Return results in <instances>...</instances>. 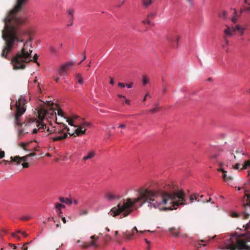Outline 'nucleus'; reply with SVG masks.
<instances>
[{
  "mask_svg": "<svg viewBox=\"0 0 250 250\" xmlns=\"http://www.w3.org/2000/svg\"><path fill=\"white\" fill-rule=\"evenodd\" d=\"M31 42V39H29L24 42L21 51L18 52L12 59L11 63L14 69H23L25 68V64L31 61L37 62L38 65H39V63L37 62L38 57L37 54L34 56L33 59H32V50L31 49L32 48Z\"/></svg>",
  "mask_w": 250,
  "mask_h": 250,
  "instance_id": "nucleus-5",
  "label": "nucleus"
},
{
  "mask_svg": "<svg viewBox=\"0 0 250 250\" xmlns=\"http://www.w3.org/2000/svg\"><path fill=\"white\" fill-rule=\"evenodd\" d=\"M26 100L22 96H21L18 101L16 102V111L15 114V123L16 125L20 126L22 125V123L20 121V118L26 110Z\"/></svg>",
  "mask_w": 250,
  "mask_h": 250,
  "instance_id": "nucleus-9",
  "label": "nucleus"
},
{
  "mask_svg": "<svg viewBox=\"0 0 250 250\" xmlns=\"http://www.w3.org/2000/svg\"><path fill=\"white\" fill-rule=\"evenodd\" d=\"M12 237H13L16 238L17 237V236H18L17 235V233H16V232H13L12 234Z\"/></svg>",
  "mask_w": 250,
  "mask_h": 250,
  "instance_id": "nucleus-56",
  "label": "nucleus"
},
{
  "mask_svg": "<svg viewBox=\"0 0 250 250\" xmlns=\"http://www.w3.org/2000/svg\"><path fill=\"white\" fill-rule=\"evenodd\" d=\"M245 195L243 199L244 210L241 214L236 212H232L231 216L233 218H238L242 216L244 219H247L250 215V189L244 187Z\"/></svg>",
  "mask_w": 250,
  "mask_h": 250,
  "instance_id": "nucleus-8",
  "label": "nucleus"
},
{
  "mask_svg": "<svg viewBox=\"0 0 250 250\" xmlns=\"http://www.w3.org/2000/svg\"><path fill=\"white\" fill-rule=\"evenodd\" d=\"M138 197L133 200L124 199L117 207L113 208L108 214L115 217L123 212L121 218L126 217L132 211L133 206L138 202H140L141 205L146 203L149 208H158L160 210H171L173 208H176L175 206L186 204L185 193L182 190L169 192L142 188L138 190Z\"/></svg>",
  "mask_w": 250,
  "mask_h": 250,
  "instance_id": "nucleus-1",
  "label": "nucleus"
},
{
  "mask_svg": "<svg viewBox=\"0 0 250 250\" xmlns=\"http://www.w3.org/2000/svg\"><path fill=\"white\" fill-rule=\"evenodd\" d=\"M57 111H58L57 114H58V116H61L62 117H64V113L61 109H60V108L58 109L57 110Z\"/></svg>",
  "mask_w": 250,
  "mask_h": 250,
  "instance_id": "nucleus-39",
  "label": "nucleus"
},
{
  "mask_svg": "<svg viewBox=\"0 0 250 250\" xmlns=\"http://www.w3.org/2000/svg\"><path fill=\"white\" fill-rule=\"evenodd\" d=\"M149 82V79L146 76L143 77V83L144 84H146Z\"/></svg>",
  "mask_w": 250,
  "mask_h": 250,
  "instance_id": "nucleus-40",
  "label": "nucleus"
},
{
  "mask_svg": "<svg viewBox=\"0 0 250 250\" xmlns=\"http://www.w3.org/2000/svg\"><path fill=\"white\" fill-rule=\"evenodd\" d=\"M31 218H32V217L30 216H25L22 217L21 218V219L23 220L27 221V220L31 219Z\"/></svg>",
  "mask_w": 250,
  "mask_h": 250,
  "instance_id": "nucleus-42",
  "label": "nucleus"
},
{
  "mask_svg": "<svg viewBox=\"0 0 250 250\" xmlns=\"http://www.w3.org/2000/svg\"><path fill=\"white\" fill-rule=\"evenodd\" d=\"M36 155V153L34 152L30 153V154L27 155V156L28 157H31V156H35Z\"/></svg>",
  "mask_w": 250,
  "mask_h": 250,
  "instance_id": "nucleus-50",
  "label": "nucleus"
},
{
  "mask_svg": "<svg viewBox=\"0 0 250 250\" xmlns=\"http://www.w3.org/2000/svg\"><path fill=\"white\" fill-rule=\"evenodd\" d=\"M234 16L232 17L231 21L233 23H236V22L239 18V16L237 15V12L236 10L234 11Z\"/></svg>",
  "mask_w": 250,
  "mask_h": 250,
  "instance_id": "nucleus-30",
  "label": "nucleus"
},
{
  "mask_svg": "<svg viewBox=\"0 0 250 250\" xmlns=\"http://www.w3.org/2000/svg\"><path fill=\"white\" fill-rule=\"evenodd\" d=\"M132 85H133V83H130L129 84H126V86H127V87L128 88H131L132 87Z\"/></svg>",
  "mask_w": 250,
  "mask_h": 250,
  "instance_id": "nucleus-62",
  "label": "nucleus"
},
{
  "mask_svg": "<svg viewBox=\"0 0 250 250\" xmlns=\"http://www.w3.org/2000/svg\"><path fill=\"white\" fill-rule=\"evenodd\" d=\"M110 83L113 85L114 83V80L112 78H110Z\"/></svg>",
  "mask_w": 250,
  "mask_h": 250,
  "instance_id": "nucleus-58",
  "label": "nucleus"
},
{
  "mask_svg": "<svg viewBox=\"0 0 250 250\" xmlns=\"http://www.w3.org/2000/svg\"><path fill=\"white\" fill-rule=\"evenodd\" d=\"M230 29H232V31L233 34L235 35V32L237 30V29H236V25L235 26V27H230Z\"/></svg>",
  "mask_w": 250,
  "mask_h": 250,
  "instance_id": "nucleus-47",
  "label": "nucleus"
},
{
  "mask_svg": "<svg viewBox=\"0 0 250 250\" xmlns=\"http://www.w3.org/2000/svg\"><path fill=\"white\" fill-rule=\"evenodd\" d=\"M85 59H86L85 52H84L83 54V58L82 61L83 62L84 60H85Z\"/></svg>",
  "mask_w": 250,
  "mask_h": 250,
  "instance_id": "nucleus-60",
  "label": "nucleus"
},
{
  "mask_svg": "<svg viewBox=\"0 0 250 250\" xmlns=\"http://www.w3.org/2000/svg\"><path fill=\"white\" fill-rule=\"evenodd\" d=\"M28 0H16V3L13 9L9 12L4 19V28L2 31V37L5 41V45L1 56L7 58V54L18 42H23V37L29 36L31 31L28 29L21 28L20 26L26 21L19 16L18 13L21 11Z\"/></svg>",
  "mask_w": 250,
  "mask_h": 250,
  "instance_id": "nucleus-2",
  "label": "nucleus"
},
{
  "mask_svg": "<svg viewBox=\"0 0 250 250\" xmlns=\"http://www.w3.org/2000/svg\"><path fill=\"white\" fill-rule=\"evenodd\" d=\"M125 84L124 83H118V86H120L121 87H124L125 86Z\"/></svg>",
  "mask_w": 250,
  "mask_h": 250,
  "instance_id": "nucleus-49",
  "label": "nucleus"
},
{
  "mask_svg": "<svg viewBox=\"0 0 250 250\" xmlns=\"http://www.w3.org/2000/svg\"><path fill=\"white\" fill-rule=\"evenodd\" d=\"M246 232L238 234L235 232L232 234L226 243V247L229 250H250V223L243 225Z\"/></svg>",
  "mask_w": 250,
  "mask_h": 250,
  "instance_id": "nucleus-4",
  "label": "nucleus"
},
{
  "mask_svg": "<svg viewBox=\"0 0 250 250\" xmlns=\"http://www.w3.org/2000/svg\"><path fill=\"white\" fill-rule=\"evenodd\" d=\"M9 245L10 246L13 247L14 249H16L17 248L16 246L14 244H9Z\"/></svg>",
  "mask_w": 250,
  "mask_h": 250,
  "instance_id": "nucleus-64",
  "label": "nucleus"
},
{
  "mask_svg": "<svg viewBox=\"0 0 250 250\" xmlns=\"http://www.w3.org/2000/svg\"><path fill=\"white\" fill-rule=\"evenodd\" d=\"M63 125H65L66 126V128L67 129L66 131V134L67 135V134H69L70 136H80L83 134H84L85 132V129H83V127L81 125H74V126L76 127L75 131L73 133H71L69 132V128L68 127V126L65 124H62L61 125H57L55 126H53V127H62ZM67 137V136L64 139H65Z\"/></svg>",
  "mask_w": 250,
  "mask_h": 250,
  "instance_id": "nucleus-11",
  "label": "nucleus"
},
{
  "mask_svg": "<svg viewBox=\"0 0 250 250\" xmlns=\"http://www.w3.org/2000/svg\"><path fill=\"white\" fill-rule=\"evenodd\" d=\"M236 29L237 31H239L240 33V36H242L244 33V30L246 29L245 27H242L240 26L239 24L236 25Z\"/></svg>",
  "mask_w": 250,
  "mask_h": 250,
  "instance_id": "nucleus-27",
  "label": "nucleus"
},
{
  "mask_svg": "<svg viewBox=\"0 0 250 250\" xmlns=\"http://www.w3.org/2000/svg\"><path fill=\"white\" fill-rule=\"evenodd\" d=\"M242 159L243 160V164L241 168V170L250 168V156L249 158L244 157Z\"/></svg>",
  "mask_w": 250,
  "mask_h": 250,
  "instance_id": "nucleus-16",
  "label": "nucleus"
},
{
  "mask_svg": "<svg viewBox=\"0 0 250 250\" xmlns=\"http://www.w3.org/2000/svg\"><path fill=\"white\" fill-rule=\"evenodd\" d=\"M180 228L179 227L177 229L175 228H171L169 229V231L170 233L175 237H177L179 234V230Z\"/></svg>",
  "mask_w": 250,
  "mask_h": 250,
  "instance_id": "nucleus-19",
  "label": "nucleus"
},
{
  "mask_svg": "<svg viewBox=\"0 0 250 250\" xmlns=\"http://www.w3.org/2000/svg\"><path fill=\"white\" fill-rule=\"evenodd\" d=\"M134 232L131 231L126 230L125 232L123 233V235L125 236L126 240H131L134 235Z\"/></svg>",
  "mask_w": 250,
  "mask_h": 250,
  "instance_id": "nucleus-21",
  "label": "nucleus"
},
{
  "mask_svg": "<svg viewBox=\"0 0 250 250\" xmlns=\"http://www.w3.org/2000/svg\"><path fill=\"white\" fill-rule=\"evenodd\" d=\"M143 6L145 8L150 6L153 3V0H141Z\"/></svg>",
  "mask_w": 250,
  "mask_h": 250,
  "instance_id": "nucleus-24",
  "label": "nucleus"
},
{
  "mask_svg": "<svg viewBox=\"0 0 250 250\" xmlns=\"http://www.w3.org/2000/svg\"><path fill=\"white\" fill-rule=\"evenodd\" d=\"M95 155L96 153L95 151L90 150L87 153V154L85 156L83 157V160L85 161L88 160H90L94 158L95 156Z\"/></svg>",
  "mask_w": 250,
  "mask_h": 250,
  "instance_id": "nucleus-17",
  "label": "nucleus"
},
{
  "mask_svg": "<svg viewBox=\"0 0 250 250\" xmlns=\"http://www.w3.org/2000/svg\"><path fill=\"white\" fill-rule=\"evenodd\" d=\"M227 12L223 11L220 14L219 16L223 19H226L227 17Z\"/></svg>",
  "mask_w": 250,
  "mask_h": 250,
  "instance_id": "nucleus-38",
  "label": "nucleus"
},
{
  "mask_svg": "<svg viewBox=\"0 0 250 250\" xmlns=\"http://www.w3.org/2000/svg\"><path fill=\"white\" fill-rule=\"evenodd\" d=\"M236 157L233 153L229 154V156L227 157V159L224 162H222L220 158V156L218 154H213L210 156V159L212 160L213 162L220 166V168L218 169L219 171H221L223 173V178L225 182H228L232 180L233 177L230 176H228L227 171L225 170L223 168V166L226 165L227 167H230L231 169H240V162L234 164L233 160L236 159Z\"/></svg>",
  "mask_w": 250,
  "mask_h": 250,
  "instance_id": "nucleus-6",
  "label": "nucleus"
},
{
  "mask_svg": "<svg viewBox=\"0 0 250 250\" xmlns=\"http://www.w3.org/2000/svg\"><path fill=\"white\" fill-rule=\"evenodd\" d=\"M29 143H21L19 144V146L22 148L24 150H27V147L28 146Z\"/></svg>",
  "mask_w": 250,
  "mask_h": 250,
  "instance_id": "nucleus-31",
  "label": "nucleus"
},
{
  "mask_svg": "<svg viewBox=\"0 0 250 250\" xmlns=\"http://www.w3.org/2000/svg\"><path fill=\"white\" fill-rule=\"evenodd\" d=\"M157 13L156 11H150L147 15V18L150 20L153 19L157 16Z\"/></svg>",
  "mask_w": 250,
  "mask_h": 250,
  "instance_id": "nucleus-25",
  "label": "nucleus"
},
{
  "mask_svg": "<svg viewBox=\"0 0 250 250\" xmlns=\"http://www.w3.org/2000/svg\"><path fill=\"white\" fill-rule=\"evenodd\" d=\"M64 118L66 119V121L68 122L69 125L71 126L74 125V123L78 124L77 120L79 119V117L76 115H72L70 118Z\"/></svg>",
  "mask_w": 250,
  "mask_h": 250,
  "instance_id": "nucleus-15",
  "label": "nucleus"
},
{
  "mask_svg": "<svg viewBox=\"0 0 250 250\" xmlns=\"http://www.w3.org/2000/svg\"><path fill=\"white\" fill-rule=\"evenodd\" d=\"M105 198L108 201H113L116 198H119L118 196L110 192H107L105 194Z\"/></svg>",
  "mask_w": 250,
  "mask_h": 250,
  "instance_id": "nucleus-18",
  "label": "nucleus"
},
{
  "mask_svg": "<svg viewBox=\"0 0 250 250\" xmlns=\"http://www.w3.org/2000/svg\"><path fill=\"white\" fill-rule=\"evenodd\" d=\"M21 234L24 237H27L28 236V234L24 231H22Z\"/></svg>",
  "mask_w": 250,
  "mask_h": 250,
  "instance_id": "nucleus-61",
  "label": "nucleus"
},
{
  "mask_svg": "<svg viewBox=\"0 0 250 250\" xmlns=\"http://www.w3.org/2000/svg\"><path fill=\"white\" fill-rule=\"evenodd\" d=\"M160 107L158 106V104L156 105V107L155 108H152L150 109L149 111L152 113H155L157 112H158L159 110Z\"/></svg>",
  "mask_w": 250,
  "mask_h": 250,
  "instance_id": "nucleus-35",
  "label": "nucleus"
},
{
  "mask_svg": "<svg viewBox=\"0 0 250 250\" xmlns=\"http://www.w3.org/2000/svg\"><path fill=\"white\" fill-rule=\"evenodd\" d=\"M28 158H29L27 156V155L23 156V157H20L19 156H16L14 157H11L10 159L11 161L8 162V161L6 160H3L1 162H0V164H2L3 162H4L5 164L7 163L11 164L13 162L16 163V165H20L21 162H23V163L22 164V166L23 168H28L29 167V163L26 162L27 161Z\"/></svg>",
  "mask_w": 250,
  "mask_h": 250,
  "instance_id": "nucleus-10",
  "label": "nucleus"
},
{
  "mask_svg": "<svg viewBox=\"0 0 250 250\" xmlns=\"http://www.w3.org/2000/svg\"><path fill=\"white\" fill-rule=\"evenodd\" d=\"M125 103L127 104H129L130 103V101L129 100L126 99L125 98Z\"/></svg>",
  "mask_w": 250,
  "mask_h": 250,
  "instance_id": "nucleus-57",
  "label": "nucleus"
},
{
  "mask_svg": "<svg viewBox=\"0 0 250 250\" xmlns=\"http://www.w3.org/2000/svg\"><path fill=\"white\" fill-rule=\"evenodd\" d=\"M28 245V243H24L23 246L21 247L22 250H28V247L27 246Z\"/></svg>",
  "mask_w": 250,
  "mask_h": 250,
  "instance_id": "nucleus-43",
  "label": "nucleus"
},
{
  "mask_svg": "<svg viewBox=\"0 0 250 250\" xmlns=\"http://www.w3.org/2000/svg\"><path fill=\"white\" fill-rule=\"evenodd\" d=\"M49 49L52 53L55 54L57 52V50L53 46H50Z\"/></svg>",
  "mask_w": 250,
  "mask_h": 250,
  "instance_id": "nucleus-41",
  "label": "nucleus"
},
{
  "mask_svg": "<svg viewBox=\"0 0 250 250\" xmlns=\"http://www.w3.org/2000/svg\"><path fill=\"white\" fill-rule=\"evenodd\" d=\"M224 33L225 34L226 37H231L234 35L233 34L232 29H230V27L228 25H226V28L224 30Z\"/></svg>",
  "mask_w": 250,
  "mask_h": 250,
  "instance_id": "nucleus-20",
  "label": "nucleus"
},
{
  "mask_svg": "<svg viewBox=\"0 0 250 250\" xmlns=\"http://www.w3.org/2000/svg\"><path fill=\"white\" fill-rule=\"evenodd\" d=\"M198 195L197 194H193L190 196V200L191 202H193L194 200H197L199 201V200L197 199V197Z\"/></svg>",
  "mask_w": 250,
  "mask_h": 250,
  "instance_id": "nucleus-32",
  "label": "nucleus"
},
{
  "mask_svg": "<svg viewBox=\"0 0 250 250\" xmlns=\"http://www.w3.org/2000/svg\"><path fill=\"white\" fill-rule=\"evenodd\" d=\"M59 200L61 202L65 203L68 205H70L72 203V201L71 199L67 198L60 197L59 198Z\"/></svg>",
  "mask_w": 250,
  "mask_h": 250,
  "instance_id": "nucleus-23",
  "label": "nucleus"
},
{
  "mask_svg": "<svg viewBox=\"0 0 250 250\" xmlns=\"http://www.w3.org/2000/svg\"><path fill=\"white\" fill-rule=\"evenodd\" d=\"M142 23L144 24H147L148 25H149L150 26H154L155 24L154 22H152L150 21V19L147 18L146 20H144L142 21Z\"/></svg>",
  "mask_w": 250,
  "mask_h": 250,
  "instance_id": "nucleus-29",
  "label": "nucleus"
},
{
  "mask_svg": "<svg viewBox=\"0 0 250 250\" xmlns=\"http://www.w3.org/2000/svg\"><path fill=\"white\" fill-rule=\"evenodd\" d=\"M166 91H167L166 88V87H163V89H162V93L163 94H164L166 92Z\"/></svg>",
  "mask_w": 250,
  "mask_h": 250,
  "instance_id": "nucleus-63",
  "label": "nucleus"
},
{
  "mask_svg": "<svg viewBox=\"0 0 250 250\" xmlns=\"http://www.w3.org/2000/svg\"><path fill=\"white\" fill-rule=\"evenodd\" d=\"M235 153L236 154H241L242 155V156L244 157H244H246L247 158H250V155L248 153H246L243 150H236L235 151Z\"/></svg>",
  "mask_w": 250,
  "mask_h": 250,
  "instance_id": "nucleus-26",
  "label": "nucleus"
},
{
  "mask_svg": "<svg viewBox=\"0 0 250 250\" xmlns=\"http://www.w3.org/2000/svg\"><path fill=\"white\" fill-rule=\"evenodd\" d=\"M244 11L246 12L250 11V6H246L244 8Z\"/></svg>",
  "mask_w": 250,
  "mask_h": 250,
  "instance_id": "nucleus-48",
  "label": "nucleus"
},
{
  "mask_svg": "<svg viewBox=\"0 0 250 250\" xmlns=\"http://www.w3.org/2000/svg\"><path fill=\"white\" fill-rule=\"evenodd\" d=\"M118 234H119V232L118 231H115L114 232V235L116 237L115 238V241L118 243H121V241L120 239L119 238V237H118Z\"/></svg>",
  "mask_w": 250,
  "mask_h": 250,
  "instance_id": "nucleus-33",
  "label": "nucleus"
},
{
  "mask_svg": "<svg viewBox=\"0 0 250 250\" xmlns=\"http://www.w3.org/2000/svg\"><path fill=\"white\" fill-rule=\"evenodd\" d=\"M36 125L37 128L32 129V133L36 134L38 131L40 132H44L46 133V136L50 140V142L62 141L64 140L67 135L66 126L63 125L62 127H53V126H47L42 122L33 121L32 122L27 123L23 128L18 129V137L19 139L21 138L25 134L28 133L29 128H31Z\"/></svg>",
  "mask_w": 250,
  "mask_h": 250,
  "instance_id": "nucleus-3",
  "label": "nucleus"
},
{
  "mask_svg": "<svg viewBox=\"0 0 250 250\" xmlns=\"http://www.w3.org/2000/svg\"><path fill=\"white\" fill-rule=\"evenodd\" d=\"M5 156V152L4 151H0V159L3 158Z\"/></svg>",
  "mask_w": 250,
  "mask_h": 250,
  "instance_id": "nucleus-46",
  "label": "nucleus"
},
{
  "mask_svg": "<svg viewBox=\"0 0 250 250\" xmlns=\"http://www.w3.org/2000/svg\"><path fill=\"white\" fill-rule=\"evenodd\" d=\"M202 245L204 246H205L206 245V244H203V245H202L200 243H198L197 245H196V247L198 248H200Z\"/></svg>",
  "mask_w": 250,
  "mask_h": 250,
  "instance_id": "nucleus-52",
  "label": "nucleus"
},
{
  "mask_svg": "<svg viewBox=\"0 0 250 250\" xmlns=\"http://www.w3.org/2000/svg\"><path fill=\"white\" fill-rule=\"evenodd\" d=\"M55 207L57 208V209L60 211V214H61L62 213V212L61 211V208H64L65 206L62 204H61L60 203H57L56 204ZM59 215L60 216V215Z\"/></svg>",
  "mask_w": 250,
  "mask_h": 250,
  "instance_id": "nucleus-28",
  "label": "nucleus"
},
{
  "mask_svg": "<svg viewBox=\"0 0 250 250\" xmlns=\"http://www.w3.org/2000/svg\"><path fill=\"white\" fill-rule=\"evenodd\" d=\"M62 222H63V223L65 224L66 223V220L64 217H62Z\"/></svg>",
  "mask_w": 250,
  "mask_h": 250,
  "instance_id": "nucleus-59",
  "label": "nucleus"
},
{
  "mask_svg": "<svg viewBox=\"0 0 250 250\" xmlns=\"http://www.w3.org/2000/svg\"><path fill=\"white\" fill-rule=\"evenodd\" d=\"M209 241V239H203L199 241L200 242L206 243Z\"/></svg>",
  "mask_w": 250,
  "mask_h": 250,
  "instance_id": "nucleus-53",
  "label": "nucleus"
},
{
  "mask_svg": "<svg viewBox=\"0 0 250 250\" xmlns=\"http://www.w3.org/2000/svg\"><path fill=\"white\" fill-rule=\"evenodd\" d=\"M224 39V41L225 42V44H223L222 45V47L224 48H226L227 45H228L229 43V41L227 39V38L226 37V36H224L223 37Z\"/></svg>",
  "mask_w": 250,
  "mask_h": 250,
  "instance_id": "nucleus-37",
  "label": "nucleus"
},
{
  "mask_svg": "<svg viewBox=\"0 0 250 250\" xmlns=\"http://www.w3.org/2000/svg\"><path fill=\"white\" fill-rule=\"evenodd\" d=\"M75 78L77 83L80 84H83V78L82 75L80 73H77L75 75Z\"/></svg>",
  "mask_w": 250,
  "mask_h": 250,
  "instance_id": "nucleus-22",
  "label": "nucleus"
},
{
  "mask_svg": "<svg viewBox=\"0 0 250 250\" xmlns=\"http://www.w3.org/2000/svg\"><path fill=\"white\" fill-rule=\"evenodd\" d=\"M54 104L50 101H46L41 105L37 109L39 118L42 120L45 118H55L56 123L61 125L62 123H59L56 117V109L53 107Z\"/></svg>",
  "mask_w": 250,
  "mask_h": 250,
  "instance_id": "nucleus-7",
  "label": "nucleus"
},
{
  "mask_svg": "<svg viewBox=\"0 0 250 250\" xmlns=\"http://www.w3.org/2000/svg\"><path fill=\"white\" fill-rule=\"evenodd\" d=\"M74 62H68L62 65L60 68L58 70L59 75L61 76H62L67 74V70L68 67L70 66H72L74 64Z\"/></svg>",
  "mask_w": 250,
  "mask_h": 250,
  "instance_id": "nucleus-14",
  "label": "nucleus"
},
{
  "mask_svg": "<svg viewBox=\"0 0 250 250\" xmlns=\"http://www.w3.org/2000/svg\"><path fill=\"white\" fill-rule=\"evenodd\" d=\"M136 231V232L137 233H143L145 231H139L138 230L137 228L136 227H134V228L131 230L132 232H134V231Z\"/></svg>",
  "mask_w": 250,
  "mask_h": 250,
  "instance_id": "nucleus-44",
  "label": "nucleus"
},
{
  "mask_svg": "<svg viewBox=\"0 0 250 250\" xmlns=\"http://www.w3.org/2000/svg\"><path fill=\"white\" fill-rule=\"evenodd\" d=\"M74 13V11L73 9H70L68 10V13L70 16H73Z\"/></svg>",
  "mask_w": 250,
  "mask_h": 250,
  "instance_id": "nucleus-45",
  "label": "nucleus"
},
{
  "mask_svg": "<svg viewBox=\"0 0 250 250\" xmlns=\"http://www.w3.org/2000/svg\"><path fill=\"white\" fill-rule=\"evenodd\" d=\"M148 95H149V94L148 93H147L143 99V102L146 101V97H147Z\"/></svg>",
  "mask_w": 250,
  "mask_h": 250,
  "instance_id": "nucleus-55",
  "label": "nucleus"
},
{
  "mask_svg": "<svg viewBox=\"0 0 250 250\" xmlns=\"http://www.w3.org/2000/svg\"><path fill=\"white\" fill-rule=\"evenodd\" d=\"M88 213V211L86 209H81L80 210L79 212V215L80 216H83L87 215Z\"/></svg>",
  "mask_w": 250,
  "mask_h": 250,
  "instance_id": "nucleus-34",
  "label": "nucleus"
},
{
  "mask_svg": "<svg viewBox=\"0 0 250 250\" xmlns=\"http://www.w3.org/2000/svg\"><path fill=\"white\" fill-rule=\"evenodd\" d=\"M69 19V21H73V19H74V16H69L68 17Z\"/></svg>",
  "mask_w": 250,
  "mask_h": 250,
  "instance_id": "nucleus-54",
  "label": "nucleus"
},
{
  "mask_svg": "<svg viewBox=\"0 0 250 250\" xmlns=\"http://www.w3.org/2000/svg\"><path fill=\"white\" fill-rule=\"evenodd\" d=\"M81 125L83 127V129H85L86 127H88L90 126L91 124L89 123L84 122L81 124Z\"/></svg>",
  "mask_w": 250,
  "mask_h": 250,
  "instance_id": "nucleus-36",
  "label": "nucleus"
},
{
  "mask_svg": "<svg viewBox=\"0 0 250 250\" xmlns=\"http://www.w3.org/2000/svg\"><path fill=\"white\" fill-rule=\"evenodd\" d=\"M99 239V236L93 235L90 237V240L89 241L83 242L81 247L83 249H87L89 247L98 248L99 247L98 244Z\"/></svg>",
  "mask_w": 250,
  "mask_h": 250,
  "instance_id": "nucleus-12",
  "label": "nucleus"
},
{
  "mask_svg": "<svg viewBox=\"0 0 250 250\" xmlns=\"http://www.w3.org/2000/svg\"><path fill=\"white\" fill-rule=\"evenodd\" d=\"M179 40V36L177 34L170 35L167 37V41L170 43L173 47L178 46V43Z\"/></svg>",
  "mask_w": 250,
  "mask_h": 250,
  "instance_id": "nucleus-13",
  "label": "nucleus"
},
{
  "mask_svg": "<svg viewBox=\"0 0 250 250\" xmlns=\"http://www.w3.org/2000/svg\"><path fill=\"white\" fill-rule=\"evenodd\" d=\"M119 127L125 128L126 127V125L125 124H120L119 126Z\"/></svg>",
  "mask_w": 250,
  "mask_h": 250,
  "instance_id": "nucleus-51",
  "label": "nucleus"
}]
</instances>
